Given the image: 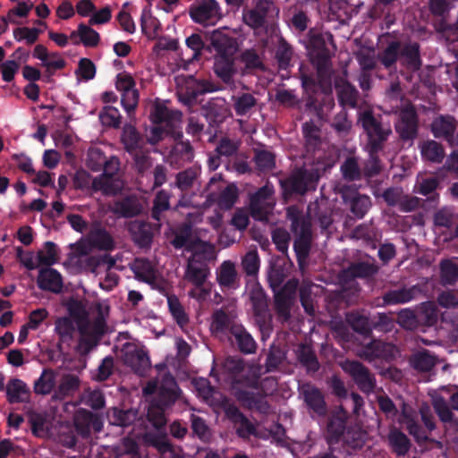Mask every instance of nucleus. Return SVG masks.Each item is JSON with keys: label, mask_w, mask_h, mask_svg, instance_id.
<instances>
[{"label": "nucleus", "mask_w": 458, "mask_h": 458, "mask_svg": "<svg viewBox=\"0 0 458 458\" xmlns=\"http://www.w3.org/2000/svg\"><path fill=\"white\" fill-rule=\"evenodd\" d=\"M70 38L74 44L81 43L87 47H96L100 41L99 33L84 23L79 24L77 30L71 32Z\"/></svg>", "instance_id": "obj_13"}, {"label": "nucleus", "mask_w": 458, "mask_h": 458, "mask_svg": "<svg viewBox=\"0 0 458 458\" xmlns=\"http://www.w3.org/2000/svg\"><path fill=\"white\" fill-rule=\"evenodd\" d=\"M77 74L85 81L91 80L96 74V67L89 59L82 58L79 62Z\"/></svg>", "instance_id": "obj_45"}, {"label": "nucleus", "mask_w": 458, "mask_h": 458, "mask_svg": "<svg viewBox=\"0 0 458 458\" xmlns=\"http://www.w3.org/2000/svg\"><path fill=\"white\" fill-rule=\"evenodd\" d=\"M395 127L404 139H411L415 135L417 120L413 106H408L401 112L400 120Z\"/></svg>", "instance_id": "obj_12"}, {"label": "nucleus", "mask_w": 458, "mask_h": 458, "mask_svg": "<svg viewBox=\"0 0 458 458\" xmlns=\"http://www.w3.org/2000/svg\"><path fill=\"white\" fill-rule=\"evenodd\" d=\"M66 308L69 317L56 319L55 330L63 342L69 341L72 338L75 323L80 334L78 350L87 353L97 344L106 330L109 307L99 302L88 311L85 301L71 298L66 302Z\"/></svg>", "instance_id": "obj_1"}, {"label": "nucleus", "mask_w": 458, "mask_h": 458, "mask_svg": "<svg viewBox=\"0 0 458 458\" xmlns=\"http://www.w3.org/2000/svg\"><path fill=\"white\" fill-rule=\"evenodd\" d=\"M242 267L248 275L254 276L259 268V258L256 250L249 251L242 259Z\"/></svg>", "instance_id": "obj_40"}, {"label": "nucleus", "mask_w": 458, "mask_h": 458, "mask_svg": "<svg viewBox=\"0 0 458 458\" xmlns=\"http://www.w3.org/2000/svg\"><path fill=\"white\" fill-rule=\"evenodd\" d=\"M240 349L246 353H251L255 351V342L247 333L242 332L236 335Z\"/></svg>", "instance_id": "obj_54"}, {"label": "nucleus", "mask_w": 458, "mask_h": 458, "mask_svg": "<svg viewBox=\"0 0 458 458\" xmlns=\"http://www.w3.org/2000/svg\"><path fill=\"white\" fill-rule=\"evenodd\" d=\"M411 363L418 370L428 371L435 366L436 358L428 352H420L412 357Z\"/></svg>", "instance_id": "obj_31"}, {"label": "nucleus", "mask_w": 458, "mask_h": 458, "mask_svg": "<svg viewBox=\"0 0 458 458\" xmlns=\"http://www.w3.org/2000/svg\"><path fill=\"white\" fill-rule=\"evenodd\" d=\"M126 360L130 366L140 374L150 365L148 355L142 350L136 351L135 354H131L130 357H127Z\"/></svg>", "instance_id": "obj_33"}, {"label": "nucleus", "mask_w": 458, "mask_h": 458, "mask_svg": "<svg viewBox=\"0 0 458 458\" xmlns=\"http://www.w3.org/2000/svg\"><path fill=\"white\" fill-rule=\"evenodd\" d=\"M88 165L94 171H98L106 163V157L98 148H92L88 154Z\"/></svg>", "instance_id": "obj_43"}, {"label": "nucleus", "mask_w": 458, "mask_h": 458, "mask_svg": "<svg viewBox=\"0 0 458 458\" xmlns=\"http://www.w3.org/2000/svg\"><path fill=\"white\" fill-rule=\"evenodd\" d=\"M398 323L406 329H411L416 325V318L412 311L403 310L398 314Z\"/></svg>", "instance_id": "obj_64"}, {"label": "nucleus", "mask_w": 458, "mask_h": 458, "mask_svg": "<svg viewBox=\"0 0 458 458\" xmlns=\"http://www.w3.org/2000/svg\"><path fill=\"white\" fill-rule=\"evenodd\" d=\"M56 384V374L54 370L44 369L41 376L34 383V391L38 394H48Z\"/></svg>", "instance_id": "obj_21"}, {"label": "nucleus", "mask_w": 458, "mask_h": 458, "mask_svg": "<svg viewBox=\"0 0 458 458\" xmlns=\"http://www.w3.org/2000/svg\"><path fill=\"white\" fill-rule=\"evenodd\" d=\"M112 17V11L110 7L106 6L97 12L92 13L89 20V25H100L107 23Z\"/></svg>", "instance_id": "obj_51"}, {"label": "nucleus", "mask_w": 458, "mask_h": 458, "mask_svg": "<svg viewBox=\"0 0 458 458\" xmlns=\"http://www.w3.org/2000/svg\"><path fill=\"white\" fill-rule=\"evenodd\" d=\"M142 209L141 204L134 197H130L121 202H115L112 207L114 213L122 216H133Z\"/></svg>", "instance_id": "obj_20"}, {"label": "nucleus", "mask_w": 458, "mask_h": 458, "mask_svg": "<svg viewBox=\"0 0 458 458\" xmlns=\"http://www.w3.org/2000/svg\"><path fill=\"white\" fill-rule=\"evenodd\" d=\"M269 13H278L274 4L271 1L260 0L256 4L255 8L244 12V22L252 28H259L263 25L265 17Z\"/></svg>", "instance_id": "obj_7"}, {"label": "nucleus", "mask_w": 458, "mask_h": 458, "mask_svg": "<svg viewBox=\"0 0 458 458\" xmlns=\"http://www.w3.org/2000/svg\"><path fill=\"white\" fill-rule=\"evenodd\" d=\"M256 104L255 98L250 94H243L235 98L234 107L238 114H246Z\"/></svg>", "instance_id": "obj_44"}, {"label": "nucleus", "mask_w": 458, "mask_h": 458, "mask_svg": "<svg viewBox=\"0 0 458 458\" xmlns=\"http://www.w3.org/2000/svg\"><path fill=\"white\" fill-rule=\"evenodd\" d=\"M128 6V3H125L123 4V9L119 12L117 15V20L123 30L131 34L135 31V24L131 19L130 13L126 10Z\"/></svg>", "instance_id": "obj_46"}, {"label": "nucleus", "mask_w": 458, "mask_h": 458, "mask_svg": "<svg viewBox=\"0 0 458 458\" xmlns=\"http://www.w3.org/2000/svg\"><path fill=\"white\" fill-rule=\"evenodd\" d=\"M194 386L198 394L207 403H212L215 390L210 386L208 381L205 378L194 380Z\"/></svg>", "instance_id": "obj_42"}, {"label": "nucleus", "mask_w": 458, "mask_h": 458, "mask_svg": "<svg viewBox=\"0 0 458 458\" xmlns=\"http://www.w3.org/2000/svg\"><path fill=\"white\" fill-rule=\"evenodd\" d=\"M432 403L441 421L445 423L447 432L452 431L454 438H458V421L454 420L453 412L444 397L435 394L432 397Z\"/></svg>", "instance_id": "obj_8"}, {"label": "nucleus", "mask_w": 458, "mask_h": 458, "mask_svg": "<svg viewBox=\"0 0 458 458\" xmlns=\"http://www.w3.org/2000/svg\"><path fill=\"white\" fill-rule=\"evenodd\" d=\"M103 167V174L94 180L93 185L97 190H100L106 194H116L123 186V182L119 178L113 177V174L119 169L118 159L111 157L106 160Z\"/></svg>", "instance_id": "obj_3"}, {"label": "nucleus", "mask_w": 458, "mask_h": 458, "mask_svg": "<svg viewBox=\"0 0 458 458\" xmlns=\"http://www.w3.org/2000/svg\"><path fill=\"white\" fill-rule=\"evenodd\" d=\"M181 116L182 114L180 112L170 113L166 106L158 101H156L153 104L152 109L150 111V119L156 124L162 123L170 124L175 121H179Z\"/></svg>", "instance_id": "obj_18"}, {"label": "nucleus", "mask_w": 458, "mask_h": 458, "mask_svg": "<svg viewBox=\"0 0 458 458\" xmlns=\"http://www.w3.org/2000/svg\"><path fill=\"white\" fill-rule=\"evenodd\" d=\"M120 113L117 108L107 106L105 107L100 114V120L104 125L118 127L120 125Z\"/></svg>", "instance_id": "obj_41"}, {"label": "nucleus", "mask_w": 458, "mask_h": 458, "mask_svg": "<svg viewBox=\"0 0 458 458\" xmlns=\"http://www.w3.org/2000/svg\"><path fill=\"white\" fill-rule=\"evenodd\" d=\"M20 64L15 60H6L0 64V72L2 79L5 82H11L14 80L19 72Z\"/></svg>", "instance_id": "obj_39"}, {"label": "nucleus", "mask_w": 458, "mask_h": 458, "mask_svg": "<svg viewBox=\"0 0 458 458\" xmlns=\"http://www.w3.org/2000/svg\"><path fill=\"white\" fill-rule=\"evenodd\" d=\"M190 14L194 21L205 26L216 24L222 17L220 7L215 0H203L191 8Z\"/></svg>", "instance_id": "obj_4"}, {"label": "nucleus", "mask_w": 458, "mask_h": 458, "mask_svg": "<svg viewBox=\"0 0 458 458\" xmlns=\"http://www.w3.org/2000/svg\"><path fill=\"white\" fill-rule=\"evenodd\" d=\"M12 159L15 162L20 169L27 174L34 173L31 159L25 154H13Z\"/></svg>", "instance_id": "obj_58"}, {"label": "nucleus", "mask_w": 458, "mask_h": 458, "mask_svg": "<svg viewBox=\"0 0 458 458\" xmlns=\"http://www.w3.org/2000/svg\"><path fill=\"white\" fill-rule=\"evenodd\" d=\"M167 301L170 312L173 315L174 318L176 320V322L180 325L181 327H183L188 323V317L182 306L175 297H169Z\"/></svg>", "instance_id": "obj_34"}, {"label": "nucleus", "mask_w": 458, "mask_h": 458, "mask_svg": "<svg viewBox=\"0 0 458 458\" xmlns=\"http://www.w3.org/2000/svg\"><path fill=\"white\" fill-rule=\"evenodd\" d=\"M65 64L64 60L57 53H50L43 62L42 65L48 71H55L62 69Z\"/></svg>", "instance_id": "obj_56"}, {"label": "nucleus", "mask_w": 458, "mask_h": 458, "mask_svg": "<svg viewBox=\"0 0 458 458\" xmlns=\"http://www.w3.org/2000/svg\"><path fill=\"white\" fill-rule=\"evenodd\" d=\"M344 176L347 179H354L359 174L358 165L352 158L347 159L341 167Z\"/></svg>", "instance_id": "obj_63"}, {"label": "nucleus", "mask_w": 458, "mask_h": 458, "mask_svg": "<svg viewBox=\"0 0 458 458\" xmlns=\"http://www.w3.org/2000/svg\"><path fill=\"white\" fill-rule=\"evenodd\" d=\"M211 43L217 53L214 65L215 72L223 81L229 83L235 72L233 56L238 48L237 42L223 30H216L211 35Z\"/></svg>", "instance_id": "obj_2"}, {"label": "nucleus", "mask_w": 458, "mask_h": 458, "mask_svg": "<svg viewBox=\"0 0 458 458\" xmlns=\"http://www.w3.org/2000/svg\"><path fill=\"white\" fill-rule=\"evenodd\" d=\"M33 7V3L30 0H24L18 2L17 5L9 10L6 17L3 21L7 23L19 24L17 18H26Z\"/></svg>", "instance_id": "obj_25"}, {"label": "nucleus", "mask_w": 458, "mask_h": 458, "mask_svg": "<svg viewBox=\"0 0 458 458\" xmlns=\"http://www.w3.org/2000/svg\"><path fill=\"white\" fill-rule=\"evenodd\" d=\"M121 101L123 107L128 114L133 112L139 102V93L137 89L122 93Z\"/></svg>", "instance_id": "obj_48"}, {"label": "nucleus", "mask_w": 458, "mask_h": 458, "mask_svg": "<svg viewBox=\"0 0 458 458\" xmlns=\"http://www.w3.org/2000/svg\"><path fill=\"white\" fill-rule=\"evenodd\" d=\"M423 157L432 162H440L444 158V150L436 141H428L421 148Z\"/></svg>", "instance_id": "obj_32"}, {"label": "nucleus", "mask_w": 458, "mask_h": 458, "mask_svg": "<svg viewBox=\"0 0 458 458\" xmlns=\"http://www.w3.org/2000/svg\"><path fill=\"white\" fill-rule=\"evenodd\" d=\"M441 276L445 284H453L458 278V259H446L441 263Z\"/></svg>", "instance_id": "obj_28"}, {"label": "nucleus", "mask_w": 458, "mask_h": 458, "mask_svg": "<svg viewBox=\"0 0 458 458\" xmlns=\"http://www.w3.org/2000/svg\"><path fill=\"white\" fill-rule=\"evenodd\" d=\"M236 279L234 265L230 261H225L217 273V280L223 286H233Z\"/></svg>", "instance_id": "obj_27"}, {"label": "nucleus", "mask_w": 458, "mask_h": 458, "mask_svg": "<svg viewBox=\"0 0 458 458\" xmlns=\"http://www.w3.org/2000/svg\"><path fill=\"white\" fill-rule=\"evenodd\" d=\"M342 368L353 377L361 390L369 392L373 388L372 377L360 363L346 360L342 364Z\"/></svg>", "instance_id": "obj_9"}, {"label": "nucleus", "mask_w": 458, "mask_h": 458, "mask_svg": "<svg viewBox=\"0 0 458 458\" xmlns=\"http://www.w3.org/2000/svg\"><path fill=\"white\" fill-rule=\"evenodd\" d=\"M41 30L36 28L19 27L13 30V38L16 41H25L28 45L34 44Z\"/></svg>", "instance_id": "obj_30"}, {"label": "nucleus", "mask_w": 458, "mask_h": 458, "mask_svg": "<svg viewBox=\"0 0 458 458\" xmlns=\"http://www.w3.org/2000/svg\"><path fill=\"white\" fill-rule=\"evenodd\" d=\"M273 191L266 186L260 189L250 200L251 214L254 218L263 220L274 206Z\"/></svg>", "instance_id": "obj_6"}, {"label": "nucleus", "mask_w": 458, "mask_h": 458, "mask_svg": "<svg viewBox=\"0 0 458 458\" xmlns=\"http://www.w3.org/2000/svg\"><path fill=\"white\" fill-rule=\"evenodd\" d=\"M141 28L149 38H154L160 29V23L152 13L149 6L143 9L141 13Z\"/></svg>", "instance_id": "obj_24"}, {"label": "nucleus", "mask_w": 458, "mask_h": 458, "mask_svg": "<svg viewBox=\"0 0 458 458\" xmlns=\"http://www.w3.org/2000/svg\"><path fill=\"white\" fill-rule=\"evenodd\" d=\"M255 159L257 165L262 170L270 169L275 165L274 156L268 151L257 153Z\"/></svg>", "instance_id": "obj_57"}, {"label": "nucleus", "mask_w": 458, "mask_h": 458, "mask_svg": "<svg viewBox=\"0 0 458 458\" xmlns=\"http://www.w3.org/2000/svg\"><path fill=\"white\" fill-rule=\"evenodd\" d=\"M47 311L45 309H38L33 310L30 315L29 322L27 323L29 327L35 330L37 329L42 321L47 317Z\"/></svg>", "instance_id": "obj_61"}, {"label": "nucleus", "mask_w": 458, "mask_h": 458, "mask_svg": "<svg viewBox=\"0 0 458 458\" xmlns=\"http://www.w3.org/2000/svg\"><path fill=\"white\" fill-rule=\"evenodd\" d=\"M389 442L398 454H404L409 449V441L406 436L399 431H392Z\"/></svg>", "instance_id": "obj_37"}, {"label": "nucleus", "mask_w": 458, "mask_h": 458, "mask_svg": "<svg viewBox=\"0 0 458 458\" xmlns=\"http://www.w3.org/2000/svg\"><path fill=\"white\" fill-rule=\"evenodd\" d=\"M227 414L233 420L237 433L242 437L256 435L255 428L235 408L230 407Z\"/></svg>", "instance_id": "obj_23"}, {"label": "nucleus", "mask_w": 458, "mask_h": 458, "mask_svg": "<svg viewBox=\"0 0 458 458\" xmlns=\"http://www.w3.org/2000/svg\"><path fill=\"white\" fill-rule=\"evenodd\" d=\"M237 197V187L233 184L228 185L222 192L218 200V205L223 209H229L235 203Z\"/></svg>", "instance_id": "obj_38"}, {"label": "nucleus", "mask_w": 458, "mask_h": 458, "mask_svg": "<svg viewBox=\"0 0 458 458\" xmlns=\"http://www.w3.org/2000/svg\"><path fill=\"white\" fill-rule=\"evenodd\" d=\"M401 422L405 424L410 434L412 435L418 441L426 438V436L419 429L413 421V411L407 405L403 407V414Z\"/></svg>", "instance_id": "obj_29"}, {"label": "nucleus", "mask_w": 458, "mask_h": 458, "mask_svg": "<svg viewBox=\"0 0 458 458\" xmlns=\"http://www.w3.org/2000/svg\"><path fill=\"white\" fill-rule=\"evenodd\" d=\"M38 256L40 265H54L59 259L58 249L55 243L47 242L45 243L44 247L38 251Z\"/></svg>", "instance_id": "obj_26"}, {"label": "nucleus", "mask_w": 458, "mask_h": 458, "mask_svg": "<svg viewBox=\"0 0 458 458\" xmlns=\"http://www.w3.org/2000/svg\"><path fill=\"white\" fill-rule=\"evenodd\" d=\"M306 403L316 411L322 412L324 411V401L321 393L313 387H308L304 392Z\"/></svg>", "instance_id": "obj_35"}, {"label": "nucleus", "mask_w": 458, "mask_h": 458, "mask_svg": "<svg viewBox=\"0 0 458 458\" xmlns=\"http://www.w3.org/2000/svg\"><path fill=\"white\" fill-rule=\"evenodd\" d=\"M30 389L21 379H11L6 386V394L10 403L23 402L29 397Z\"/></svg>", "instance_id": "obj_19"}, {"label": "nucleus", "mask_w": 458, "mask_h": 458, "mask_svg": "<svg viewBox=\"0 0 458 458\" xmlns=\"http://www.w3.org/2000/svg\"><path fill=\"white\" fill-rule=\"evenodd\" d=\"M196 178V173L191 170H187L178 174L176 186L182 191L189 189L194 179Z\"/></svg>", "instance_id": "obj_55"}, {"label": "nucleus", "mask_w": 458, "mask_h": 458, "mask_svg": "<svg viewBox=\"0 0 458 458\" xmlns=\"http://www.w3.org/2000/svg\"><path fill=\"white\" fill-rule=\"evenodd\" d=\"M169 208V195L164 191H160L155 199L153 208V216L159 220V213Z\"/></svg>", "instance_id": "obj_47"}, {"label": "nucleus", "mask_w": 458, "mask_h": 458, "mask_svg": "<svg viewBox=\"0 0 458 458\" xmlns=\"http://www.w3.org/2000/svg\"><path fill=\"white\" fill-rule=\"evenodd\" d=\"M178 94L185 96L188 98H195L198 94L209 91V89L204 87L202 83L196 81L193 77H177L176 78Z\"/></svg>", "instance_id": "obj_15"}, {"label": "nucleus", "mask_w": 458, "mask_h": 458, "mask_svg": "<svg viewBox=\"0 0 458 458\" xmlns=\"http://www.w3.org/2000/svg\"><path fill=\"white\" fill-rule=\"evenodd\" d=\"M211 286L208 283H204L199 285H193V288L190 292V295L198 301H204L210 294Z\"/></svg>", "instance_id": "obj_62"}, {"label": "nucleus", "mask_w": 458, "mask_h": 458, "mask_svg": "<svg viewBox=\"0 0 458 458\" xmlns=\"http://www.w3.org/2000/svg\"><path fill=\"white\" fill-rule=\"evenodd\" d=\"M272 238L280 251L284 252L287 250L289 242V234L287 232L277 229L273 232Z\"/></svg>", "instance_id": "obj_59"}, {"label": "nucleus", "mask_w": 458, "mask_h": 458, "mask_svg": "<svg viewBox=\"0 0 458 458\" xmlns=\"http://www.w3.org/2000/svg\"><path fill=\"white\" fill-rule=\"evenodd\" d=\"M132 270L138 279L154 287L160 285L162 281L161 277L148 260L137 259L132 264Z\"/></svg>", "instance_id": "obj_11"}, {"label": "nucleus", "mask_w": 458, "mask_h": 458, "mask_svg": "<svg viewBox=\"0 0 458 458\" xmlns=\"http://www.w3.org/2000/svg\"><path fill=\"white\" fill-rule=\"evenodd\" d=\"M209 270L206 264L195 260V256L189 260L185 278L193 285H199L208 283L207 279Z\"/></svg>", "instance_id": "obj_16"}, {"label": "nucleus", "mask_w": 458, "mask_h": 458, "mask_svg": "<svg viewBox=\"0 0 458 458\" xmlns=\"http://www.w3.org/2000/svg\"><path fill=\"white\" fill-rule=\"evenodd\" d=\"M398 49L399 45L394 42L390 44L389 47L385 50L382 55V63L385 66L388 67L395 62Z\"/></svg>", "instance_id": "obj_60"}, {"label": "nucleus", "mask_w": 458, "mask_h": 458, "mask_svg": "<svg viewBox=\"0 0 458 458\" xmlns=\"http://www.w3.org/2000/svg\"><path fill=\"white\" fill-rule=\"evenodd\" d=\"M347 321L355 331L367 333L369 330V320L365 317L352 313L347 316Z\"/></svg>", "instance_id": "obj_49"}, {"label": "nucleus", "mask_w": 458, "mask_h": 458, "mask_svg": "<svg viewBox=\"0 0 458 458\" xmlns=\"http://www.w3.org/2000/svg\"><path fill=\"white\" fill-rule=\"evenodd\" d=\"M38 285L42 290L59 293L63 287L62 276L53 268L41 269L38 276Z\"/></svg>", "instance_id": "obj_14"}, {"label": "nucleus", "mask_w": 458, "mask_h": 458, "mask_svg": "<svg viewBox=\"0 0 458 458\" xmlns=\"http://www.w3.org/2000/svg\"><path fill=\"white\" fill-rule=\"evenodd\" d=\"M363 128L366 130L368 137L373 145V148L377 147V142H381L386 140L388 134L391 132L389 128L382 129L380 125L374 119L369 112H364L360 118Z\"/></svg>", "instance_id": "obj_10"}, {"label": "nucleus", "mask_w": 458, "mask_h": 458, "mask_svg": "<svg viewBox=\"0 0 458 458\" xmlns=\"http://www.w3.org/2000/svg\"><path fill=\"white\" fill-rule=\"evenodd\" d=\"M122 140L124 144L125 148L129 153H131L135 161L140 163L138 157V148L140 147V137L134 127L131 125H126L123 128Z\"/></svg>", "instance_id": "obj_22"}, {"label": "nucleus", "mask_w": 458, "mask_h": 458, "mask_svg": "<svg viewBox=\"0 0 458 458\" xmlns=\"http://www.w3.org/2000/svg\"><path fill=\"white\" fill-rule=\"evenodd\" d=\"M318 173H306L300 171L294 174L289 181L293 191L299 193H304L309 189L315 188V183L318 180Z\"/></svg>", "instance_id": "obj_17"}, {"label": "nucleus", "mask_w": 458, "mask_h": 458, "mask_svg": "<svg viewBox=\"0 0 458 458\" xmlns=\"http://www.w3.org/2000/svg\"><path fill=\"white\" fill-rule=\"evenodd\" d=\"M79 386V380L77 377L72 376H67L64 378L58 388L56 395L63 397L67 395L71 391L76 389Z\"/></svg>", "instance_id": "obj_53"}, {"label": "nucleus", "mask_w": 458, "mask_h": 458, "mask_svg": "<svg viewBox=\"0 0 458 458\" xmlns=\"http://www.w3.org/2000/svg\"><path fill=\"white\" fill-rule=\"evenodd\" d=\"M370 207L369 198L367 196H358L352 202V212L362 217Z\"/></svg>", "instance_id": "obj_52"}, {"label": "nucleus", "mask_w": 458, "mask_h": 458, "mask_svg": "<svg viewBox=\"0 0 458 458\" xmlns=\"http://www.w3.org/2000/svg\"><path fill=\"white\" fill-rule=\"evenodd\" d=\"M115 87L117 90L123 93L135 89V82L129 73L122 72L116 76Z\"/></svg>", "instance_id": "obj_50"}, {"label": "nucleus", "mask_w": 458, "mask_h": 458, "mask_svg": "<svg viewBox=\"0 0 458 458\" xmlns=\"http://www.w3.org/2000/svg\"><path fill=\"white\" fill-rule=\"evenodd\" d=\"M156 392H158L162 406H167L174 403L180 393L174 378L170 375L164 377L163 383L159 387L156 381H150L143 389L145 395L152 394Z\"/></svg>", "instance_id": "obj_5"}, {"label": "nucleus", "mask_w": 458, "mask_h": 458, "mask_svg": "<svg viewBox=\"0 0 458 458\" xmlns=\"http://www.w3.org/2000/svg\"><path fill=\"white\" fill-rule=\"evenodd\" d=\"M109 416L112 424L124 427L131 424L135 420L136 412L133 411L114 409Z\"/></svg>", "instance_id": "obj_36"}]
</instances>
